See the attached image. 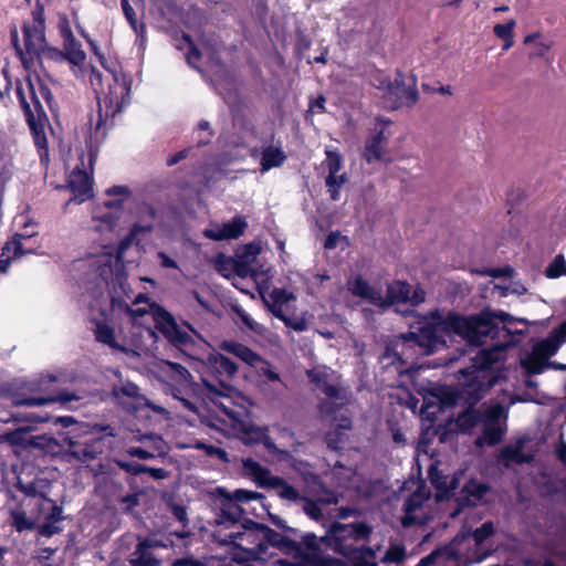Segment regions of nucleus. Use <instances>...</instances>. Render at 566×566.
I'll return each instance as SVG.
<instances>
[{"label":"nucleus","instance_id":"obj_61","mask_svg":"<svg viewBox=\"0 0 566 566\" xmlns=\"http://www.w3.org/2000/svg\"><path fill=\"white\" fill-rule=\"evenodd\" d=\"M238 314L247 327L251 331H256L258 323H255L244 311H239Z\"/></svg>","mask_w":566,"mask_h":566},{"label":"nucleus","instance_id":"obj_48","mask_svg":"<svg viewBox=\"0 0 566 566\" xmlns=\"http://www.w3.org/2000/svg\"><path fill=\"white\" fill-rule=\"evenodd\" d=\"M7 439L13 444H29L31 443L32 437L29 431L24 429H18L7 434Z\"/></svg>","mask_w":566,"mask_h":566},{"label":"nucleus","instance_id":"obj_58","mask_svg":"<svg viewBox=\"0 0 566 566\" xmlns=\"http://www.w3.org/2000/svg\"><path fill=\"white\" fill-rule=\"evenodd\" d=\"M145 473H148L151 478L156 479V480H163V479H166L168 473L165 469L163 468H149V467H146V472Z\"/></svg>","mask_w":566,"mask_h":566},{"label":"nucleus","instance_id":"obj_27","mask_svg":"<svg viewBox=\"0 0 566 566\" xmlns=\"http://www.w3.org/2000/svg\"><path fill=\"white\" fill-rule=\"evenodd\" d=\"M23 38L25 54L33 59L43 49L45 43L44 27L41 25H23Z\"/></svg>","mask_w":566,"mask_h":566},{"label":"nucleus","instance_id":"obj_24","mask_svg":"<svg viewBox=\"0 0 566 566\" xmlns=\"http://www.w3.org/2000/svg\"><path fill=\"white\" fill-rule=\"evenodd\" d=\"M160 375L163 379L169 382L172 387L178 386L182 389H186L190 386L191 375L180 364L171 363V361H163L160 365Z\"/></svg>","mask_w":566,"mask_h":566},{"label":"nucleus","instance_id":"obj_20","mask_svg":"<svg viewBox=\"0 0 566 566\" xmlns=\"http://www.w3.org/2000/svg\"><path fill=\"white\" fill-rule=\"evenodd\" d=\"M387 94L394 99L395 107L413 105L419 98L416 81L406 82L401 74L394 83H388Z\"/></svg>","mask_w":566,"mask_h":566},{"label":"nucleus","instance_id":"obj_52","mask_svg":"<svg viewBox=\"0 0 566 566\" xmlns=\"http://www.w3.org/2000/svg\"><path fill=\"white\" fill-rule=\"evenodd\" d=\"M107 196H117L119 199H127L130 195L128 187L126 186H113L106 190Z\"/></svg>","mask_w":566,"mask_h":566},{"label":"nucleus","instance_id":"obj_42","mask_svg":"<svg viewBox=\"0 0 566 566\" xmlns=\"http://www.w3.org/2000/svg\"><path fill=\"white\" fill-rule=\"evenodd\" d=\"M406 551L405 547L398 544L390 545L386 551L385 555L380 557V562L384 564H400L405 560Z\"/></svg>","mask_w":566,"mask_h":566},{"label":"nucleus","instance_id":"obj_47","mask_svg":"<svg viewBox=\"0 0 566 566\" xmlns=\"http://www.w3.org/2000/svg\"><path fill=\"white\" fill-rule=\"evenodd\" d=\"M287 327L293 328L296 332H303L307 328V322L304 317H291L283 313V317H279Z\"/></svg>","mask_w":566,"mask_h":566},{"label":"nucleus","instance_id":"obj_40","mask_svg":"<svg viewBox=\"0 0 566 566\" xmlns=\"http://www.w3.org/2000/svg\"><path fill=\"white\" fill-rule=\"evenodd\" d=\"M11 401L14 406L36 407L55 401L53 397H23L22 395H13Z\"/></svg>","mask_w":566,"mask_h":566},{"label":"nucleus","instance_id":"obj_8","mask_svg":"<svg viewBox=\"0 0 566 566\" xmlns=\"http://www.w3.org/2000/svg\"><path fill=\"white\" fill-rule=\"evenodd\" d=\"M151 230L153 227L150 224H135L129 234L120 241L116 253L113 252V249H108L96 256L95 265L101 277L107 284H112L115 291L116 289L120 290L123 295L127 298H130V287L124 271L123 254L133 244L140 232L148 233Z\"/></svg>","mask_w":566,"mask_h":566},{"label":"nucleus","instance_id":"obj_63","mask_svg":"<svg viewBox=\"0 0 566 566\" xmlns=\"http://www.w3.org/2000/svg\"><path fill=\"white\" fill-rule=\"evenodd\" d=\"M556 453L558 459L566 465V442L563 439H560L556 447Z\"/></svg>","mask_w":566,"mask_h":566},{"label":"nucleus","instance_id":"obj_26","mask_svg":"<svg viewBox=\"0 0 566 566\" xmlns=\"http://www.w3.org/2000/svg\"><path fill=\"white\" fill-rule=\"evenodd\" d=\"M260 531L261 534L264 535L262 543L264 544L265 557L273 554L272 552H269L271 548H279L291 556L292 544H294L293 539L283 537L281 534L262 524H260Z\"/></svg>","mask_w":566,"mask_h":566},{"label":"nucleus","instance_id":"obj_39","mask_svg":"<svg viewBox=\"0 0 566 566\" xmlns=\"http://www.w3.org/2000/svg\"><path fill=\"white\" fill-rule=\"evenodd\" d=\"M545 275L548 279H558L566 276V259L563 254H557L545 269Z\"/></svg>","mask_w":566,"mask_h":566},{"label":"nucleus","instance_id":"obj_59","mask_svg":"<svg viewBox=\"0 0 566 566\" xmlns=\"http://www.w3.org/2000/svg\"><path fill=\"white\" fill-rule=\"evenodd\" d=\"M172 514L174 516L180 521L182 524H186L188 518H187V510L185 506H181V505H174L172 506Z\"/></svg>","mask_w":566,"mask_h":566},{"label":"nucleus","instance_id":"obj_4","mask_svg":"<svg viewBox=\"0 0 566 566\" xmlns=\"http://www.w3.org/2000/svg\"><path fill=\"white\" fill-rule=\"evenodd\" d=\"M370 532V527L365 523H337L321 537L314 533H306L300 542L294 541L292 544L291 556L297 559V563L276 559L273 564L274 566H332L329 551L348 555L352 552L353 542L367 538ZM334 566L344 565L337 563Z\"/></svg>","mask_w":566,"mask_h":566},{"label":"nucleus","instance_id":"obj_36","mask_svg":"<svg viewBox=\"0 0 566 566\" xmlns=\"http://www.w3.org/2000/svg\"><path fill=\"white\" fill-rule=\"evenodd\" d=\"M143 0H122V9L132 29L144 39L145 25L138 24L134 7H142Z\"/></svg>","mask_w":566,"mask_h":566},{"label":"nucleus","instance_id":"obj_62","mask_svg":"<svg viewBox=\"0 0 566 566\" xmlns=\"http://www.w3.org/2000/svg\"><path fill=\"white\" fill-rule=\"evenodd\" d=\"M33 24L32 25H41L44 27V18H43V9L38 7L33 12Z\"/></svg>","mask_w":566,"mask_h":566},{"label":"nucleus","instance_id":"obj_50","mask_svg":"<svg viewBox=\"0 0 566 566\" xmlns=\"http://www.w3.org/2000/svg\"><path fill=\"white\" fill-rule=\"evenodd\" d=\"M118 467L128 473L138 475L146 472V465L136 462L116 461Z\"/></svg>","mask_w":566,"mask_h":566},{"label":"nucleus","instance_id":"obj_17","mask_svg":"<svg viewBox=\"0 0 566 566\" xmlns=\"http://www.w3.org/2000/svg\"><path fill=\"white\" fill-rule=\"evenodd\" d=\"M311 384L329 399H343L338 376L326 366H316L306 371Z\"/></svg>","mask_w":566,"mask_h":566},{"label":"nucleus","instance_id":"obj_35","mask_svg":"<svg viewBox=\"0 0 566 566\" xmlns=\"http://www.w3.org/2000/svg\"><path fill=\"white\" fill-rule=\"evenodd\" d=\"M295 297L291 292L282 289H274L270 294V310L276 317H283V313H285V308L287 307L291 301H294Z\"/></svg>","mask_w":566,"mask_h":566},{"label":"nucleus","instance_id":"obj_9","mask_svg":"<svg viewBox=\"0 0 566 566\" xmlns=\"http://www.w3.org/2000/svg\"><path fill=\"white\" fill-rule=\"evenodd\" d=\"M564 343H566V321L553 329L546 338L536 342L532 350L521 357L520 363L525 374L537 375L548 367L566 370V364L548 361V358L554 356Z\"/></svg>","mask_w":566,"mask_h":566},{"label":"nucleus","instance_id":"obj_22","mask_svg":"<svg viewBox=\"0 0 566 566\" xmlns=\"http://www.w3.org/2000/svg\"><path fill=\"white\" fill-rule=\"evenodd\" d=\"M31 235L15 234L12 240L8 241L2 248V254L0 259V273H7L10 263L13 259L24 254L34 253L33 248H25L24 241L30 239Z\"/></svg>","mask_w":566,"mask_h":566},{"label":"nucleus","instance_id":"obj_3","mask_svg":"<svg viewBox=\"0 0 566 566\" xmlns=\"http://www.w3.org/2000/svg\"><path fill=\"white\" fill-rule=\"evenodd\" d=\"M112 82L104 96L98 97V114L95 123L91 119L90 133L86 138L88 154H82L80 161L82 168L76 166L73 170V202L82 203L94 197L93 166L96 148L106 137V122L115 117L129 104L130 81L122 73L111 71Z\"/></svg>","mask_w":566,"mask_h":566},{"label":"nucleus","instance_id":"obj_43","mask_svg":"<svg viewBox=\"0 0 566 566\" xmlns=\"http://www.w3.org/2000/svg\"><path fill=\"white\" fill-rule=\"evenodd\" d=\"M256 369L260 376L266 378L268 381L271 382H281L280 375L273 369L272 365L264 360L261 357V361H258L256 365L253 366Z\"/></svg>","mask_w":566,"mask_h":566},{"label":"nucleus","instance_id":"obj_2","mask_svg":"<svg viewBox=\"0 0 566 566\" xmlns=\"http://www.w3.org/2000/svg\"><path fill=\"white\" fill-rule=\"evenodd\" d=\"M207 366L214 377V379H202L207 397L224 415V417L208 418L209 423L221 428L227 437H235L245 444L262 442L270 453L280 455L282 459L287 458L289 452L280 450L269 438L268 427L252 423L248 409L234 401L237 391L231 380L238 371V366L219 353L209 355Z\"/></svg>","mask_w":566,"mask_h":566},{"label":"nucleus","instance_id":"obj_55","mask_svg":"<svg viewBox=\"0 0 566 566\" xmlns=\"http://www.w3.org/2000/svg\"><path fill=\"white\" fill-rule=\"evenodd\" d=\"M127 453L130 457H136L138 459H144V460L155 458L154 453H150L139 447H130L129 449H127Z\"/></svg>","mask_w":566,"mask_h":566},{"label":"nucleus","instance_id":"obj_6","mask_svg":"<svg viewBox=\"0 0 566 566\" xmlns=\"http://www.w3.org/2000/svg\"><path fill=\"white\" fill-rule=\"evenodd\" d=\"M212 537L221 545L226 546V555H219V559L224 563L229 559L238 564L248 562H265L264 544L261 534L260 524L247 520L239 528H234L222 534V530H214Z\"/></svg>","mask_w":566,"mask_h":566},{"label":"nucleus","instance_id":"obj_23","mask_svg":"<svg viewBox=\"0 0 566 566\" xmlns=\"http://www.w3.org/2000/svg\"><path fill=\"white\" fill-rule=\"evenodd\" d=\"M326 158L323 165L326 167L328 175L325 179L326 186L345 185L348 181L346 172L339 174L343 166V157L336 149H326Z\"/></svg>","mask_w":566,"mask_h":566},{"label":"nucleus","instance_id":"obj_64","mask_svg":"<svg viewBox=\"0 0 566 566\" xmlns=\"http://www.w3.org/2000/svg\"><path fill=\"white\" fill-rule=\"evenodd\" d=\"M531 401H534V398L530 394L515 395V396H512L510 399L511 405L516 403V402H531Z\"/></svg>","mask_w":566,"mask_h":566},{"label":"nucleus","instance_id":"obj_32","mask_svg":"<svg viewBox=\"0 0 566 566\" xmlns=\"http://www.w3.org/2000/svg\"><path fill=\"white\" fill-rule=\"evenodd\" d=\"M524 44L531 45L530 57L548 60L547 55L553 48V41L544 39L539 32L528 34L524 38Z\"/></svg>","mask_w":566,"mask_h":566},{"label":"nucleus","instance_id":"obj_11","mask_svg":"<svg viewBox=\"0 0 566 566\" xmlns=\"http://www.w3.org/2000/svg\"><path fill=\"white\" fill-rule=\"evenodd\" d=\"M101 318L93 317L92 322L94 323V334L96 340L107 345L114 350H118L125 353L126 355H139L140 350L144 349V343L142 338L146 335L149 338H153L154 333L150 328H142L135 327L134 337L130 340L118 342L114 328L108 325L104 313H101Z\"/></svg>","mask_w":566,"mask_h":566},{"label":"nucleus","instance_id":"obj_19","mask_svg":"<svg viewBox=\"0 0 566 566\" xmlns=\"http://www.w3.org/2000/svg\"><path fill=\"white\" fill-rule=\"evenodd\" d=\"M171 395L174 399H176L186 410L196 415L200 418L201 422L207 424L208 427L216 429L224 434L223 430L217 426H212L209 423L208 418H212L213 416L224 417L221 411L217 409V407L212 403L211 408H207L197 402L196 399L182 392V388H174L171 389Z\"/></svg>","mask_w":566,"mask_h":566},{"label":"nucleus","instance_id":"obj_53","mask_svg":"<svg viewBox=\"0 0 566 566\" xmlns=\"http://www.w3.org/2000/svg\"><path fill=\"white\" fill-rule=\"evenodd\" d=\"M120 502L125 505V511L129 512L139 503V494L132 493L122 497Z\"/></svg>","mask_w":566,"mask_h":566},{"label":"nucleus","instance_id":"obj_28","mask_svg":"<svg viewBox=\"0 0 566 566\" xmlns=\"http://www.w3.org/2000/svg\"><path fill=\"white\" fill-rule=\"evenodd\" d=\"M220 349L232 354L247 365L253 367L261 361V356L253 352L251 348L235 340H223L219 345Z\"/></svg>","mask_w":566,"mask_h":566},{"label":"nucleus","instance_id":"obj_30","mask_svg":"<svg viewBox=\"0 0 566 566\" xmlns=\"http://www.w3.org/2000/svg\"><path fill=\"white\" fill-rule=\"evenodd\" d=\"M462 475H463V472H458L448 482L447 478L439 476L438 474L430 471L431 482L438 490V492L436 494V500L442 501L444 499L450 497L453 494V492L459 488L460 478Z\"/></svg>","mask_w":566,"mask_h":566},{"label":"nucleus","instance_id":"obj_31","mask_svg":"<svg viewBox=\"0 0 566 566\" xmlns=\"http://www.w3.org/2000/svg\"><path fill=\"white\" fill-rule=\"evenodd\" d=\"M286 160V155L279 146H266L261 151L260 165L261 172H266L272 168L281 167Z\"/></svg>","mask_w":566,"mask_h":566},{"label":"nucleus","instance_id":"obj_46","mask_svg":"<svg viewBox=\"0 0 566 566\" xmlns=\"http://www.w3.org/2000/svg\"><path fill=\"white\" fill-rule=\"evenodd\" d=\"M515 27L516 21L512 19L505 24H495L493 28V32L501 40L506 38H514Z\"/></svg>","mask_w":566,"mask_h":566},{"label":"nucleus","instance_id":"obj_5","mask_svg":"<svg viewBox=\"0 0 566 566\" xmlns=\"http://www.w3.org/2000/svg\"><path fill=\"white\" fill-rule=\"evenodd\" d=\"M22 490L30 496L20 506L10 510L11 525L15 531H31L43 520L39 527L40 535L52 536L60 532L61 527L56 524L63 520L62 507L48 497L34 496L32 485L23 486Z\"/></svg>","mask_w":566,"mask_h":566},{"label":"nucleus","instance_id":"obj_44","mask_svg":"<svg viewBox=\"0 0 566 566\" xmlns=\"http://www.w3.org/2000/svg\"><path fill=\"white\" fill-rule=\"evenodd\" d=\"M259 253L260 247L251 243L245 245L240 252L237 253V259L251 265H255Z\"/></svg>","mask_w":566,"mask_h":566},{"label":"nucleus","instance_id":"obj_7","mask_svg":"<svg viewBox=\"0 0 566 566\" xmlns=\"http://www.w3.org/2000/svg\"><path fill=\"white\" fill-rule=\"evenodd\" d=\"M509 411L499 402L483 405L479 410L469 408L457 419V426L462 431L481 426L482 434L476 439L478 446H494L499 443L506 430Z\"/></svg>","mask_w":566,"mask_h":566},{"label":"nucleus","instance_id":"obj_18","mask_svg":"<svg viewBox=\"0 0 566 566\" xmlns=\"http://www.w3.org/2000/svg\"><path fill=\"white\" fill-rule=\"evenodd\" d=\"M112 396L127 411H136L144 406H149L147 399L140 394L137 385L130 381L115 385L112 388ZM154 410L155 407L151 406Z\"/></svg>","mask_w":566,"mask_h":566},{"label":"nucleus","instance_id":"obj_37","mask_svg":"<svg viewBox=\"0 0 566 566\" xmlns=\"http://www.w3.org/2000/svg\"><path fill=\"white\" fill-rule=\"evenodd\" d=\"M386 140L384 132L376 133L370 139L367 140L364 151V157L368 163L381 159L380 145Z\"/></svg>","mask_w":566,"mask_h":566},{"label":"nucleus","instance_id":"obj_1","mask_svg":"<svg viewBox=\"0 0 566 566\" xmlns=\"http://www.w3.org/2000/svg\"><path fill=\"white\" fill-rule=\"evenodd\" d=\"M522 323L504 312L463 317L436 311L421 317L418 332H410L401 338L405 346L417 345L424 355L434 353L455 337L471 344H486L491 339L493 343L478 353L473 365L461 370L464 391L475 402L497 381L491 371L493 365L504 357L506 348L522 340L525 329L516 327Z\"/></svg>","mask_w":566,"mask_h":566},{"label":"nucleus","instance_id":"obj_56","mask_svg":"<svg viewBox=\"0 0 566 566\" xmlns=\"http://www.w3.org/2000/svg\"><path fill=\"white\" fill-rule=\"evenodd\" d=\"M157 258L159 260L160 266L166 269H178V264L175 260H172L165 252H158Z\"/></svg>","mask_w":566,"mask_h":566},{"label":"nucleus","instance_id":"obj_45","mask_svg":"<svg viewBox=\"0 0 566 566\" xmlns=\"http://www.w3.org/2000/svg\"><path fill=\"white\" fill-rule=\"evenodd\" d=\"M233 271L240 279L254 277L256 275V266L244 261L235 260L233 262Z\"/></svg>","mask_w":566,"mask_h":566},{"label":"nucleus","instance_id":"obj_14","mask_svg":"<svg viewBox=\"0 0 566 566\" xmlns=\"http://www.w3.org/2000/svg\"><path fill=\"white\" fill-rule=\"evenodd\" d=\"M243 469L247 475L261 488L279 489V496L289 501H296L300 494L295 488L283 479L275 476L271 471L253 459L243 460Z\"/></svg>","mask_w":566,"mask_h":566},{"label":"nucleus","instance_id":"obj_10","mask_svg":"<svg viewBox=\"0 0 566 566\" xmlns=\"http://www.w3.org/2000/svg\"><path fill=\"white\" fill-rule=\"evenodd\" d=\"M218 493L220 496L217 502L218 513L214 518V526L216 530H222V534L239 528L243 524L241 520L244 510L240 506V503H248L261 497V494L247 490H237L229 494L226 490L219 488Z\"/></svg>","mask_w":566,"mask_h":566},{"label":"nucleus","instance_id":"obj_29","mask_svg":"<svg viewBox=\"0 0 566 566\" xmlns=\"http://www.w3.org/2000/svg\"><path fill=\"white\" fill-rule=\"evenodd\" d=\"M61 32L64 40V49L48 48L46 57L55 62H66L71 64V30L66 17L61 19Z\"/></svg>","mask_w":566,"mask_h":566},{"label":"nucleus","instance_id":"obj_16","mask_svg":"<svg viewBox=\"0 0 566 566\" xmlns=\"http://www.w3.org/2000/svg\"><path fill=\"white\" fill-rule=\"evenodd\" d=\"M403 510L405 515L401 518L403 526L428 522L432 516L430 511V494L426 488H418L406 501Z\"/></svg>","mask_w":566,"mask_h":566},{"label":"nucleus","instance_id":"obj_54","mask_svg":"<svg viewBox=\"0 0 566 566\" xmlns=\"http://www.w3.org/2000/svg\"><path fill=\"white\" fill-rule=\"evenodd\" d=\"M343 239H345V238L342 237V234L339 232H331L324 242V248L327 250L334 249L338 245L339 241Z\"/></svg>","mask_w":566,"mask_h":566},{"label":"nucleus","instance_id":"obj_34","mask_svg":"<svg viewBox=\"0 0 566 566\" xmlns=\"http://www.w3.org/2000/svg\"><path fill=\"white\" fill-rule=\"evenodd\" d=\"M411 286L403 281H395L387 287V295L384 298V306L395 303H406L409 300Z\"/></svg>","mask_w":566,"mask_h":566},{"label":"nucleus","instance_id":"obj_33","mask_svg":"<svg viewBox=\"0 0 566 566\" xmlns=\"http://www.w3.org/2000/svg\"><path fill=\"white\" fill-rule=\"evenodd\" d=\"M161 318L164 321L163 332L170 342L176 345H186L191 340L190 335L187 332L178 328L172 317L168 313L164 312L161 314Z\"/></svg>","mask_w":566,"mask_h":566},{"label":"nucleus","instance_id":"obj_51","mask_svg":"<svg viewBox=\"0 0 566 566\" xmlns=\"http://www.w3.org/2000/svg\"><path fill=\"white\" fill-rule=\"evenodd\" d=\"M303 509L306 515H308L314 521H318L323 517V512L316 502L306 501Z\"/></svg>","mask_w":566,"mask_h":566},{"label":"nucleus","instance_id":"obj_15","mask_svg":"<svg viewBox=\"0 0 566 566\" xmlns=\"http://www.w3.org/2000/svg\"><path fill=\"white\" fill-rule=\"evenodd\" d=\"M169 546L156 537L139 538L132 554V566H157L169 555Z\"/></svg>","mask_w":566,"mask_h":566},{"label":"nucleus","instance_id":"obj_57","mask_svg":"<svg viewBox=\"0 0 566 566\" xmlns=\"http://www.w3.org/2000/svg\"><path fill=\"white\" fill-rule=\"evenodd\" d=\"M424 291L420 287H417L412 291V293H409V302L411 305L416 306L424 301Z\"/></svg>","mask_w":566,"mask_h":566},{"label":"nucleus","instance_id":"obj_21","mask_svg":"<svg viewBox=\"0 0 566 566\" xmlns=\"http://www.w3.org/2000/svg\"><path fill=\"white\" fill-rule=\"evenodd\" d=\"M247 226L242 216H235L229 222L211 223L209 228L203 230V235L214 241L233 240L243 234Z\"/></svg>","mask_w":566,"mask_h":566},{"label":"nucleus","instance_id":"obj_12","mask_svg":"<svg viewBox=\"0 0 566 566\" xmlns=\"http://www.w3.org/2000/svg\"><path fill=\"white\" fill-rule=\"evenodd\" d=\"M29 97L25 95L23 88H17L20 105L23 109L27 123L33 134L34 144L38 148H43L46 145L45 125L48 123L46 114L39 101L35 93L33 83L29 80L28 84Z\"/></svg>","mask_w":566,"mask_h":566},{"label":"nucleus","instance_id":"obj_38","mask_svg":"<svg viewBox=\"0 0 566 566\" xmlns=\"http://www.w3.org/2000/svg\"><path fill=\"white\" fill-rule=\"evenodd\" d=\"M501 458L509 462L514 463H526L530 462L533 457L524 454L522 451V446H507L501 451Z\"/></svg>","mask_w":566,"mask_h":566},{"label":"nucleus","instance_id":"obj_60","mask_svg":"<svg viewBox=\"0 0 566 566\" xmlns=\"http://www.w3.org/2000/svg\"><path fill=\"white\" fill-rule=\"evenodd\" d=\"M63 443L60 444L56 439H51V441L59 448V450H54V452L65 451L69 452L71 450V437L63 436Z\"/></svg>","mask_w":566,"mask_h":566},{"label":"nucleus","instance_id":"obj_41","mask_svg":"<svg viewBox=\"0 0 566 566\" xmlns=\"http://www.w3.org/2000/svg\"><path fill=\"white\" fill-rule=\"evenodd\" d=\"M112 308L114 311H116V310L124 311L133 319H136L137 317H142L148 313L147 308H145V307L133 308L132 306H129V304L126 301L120 300L119 296H116V297L114 296L112 298Z\"/></svg>","mask_w":566,"mask_h":566},{"label":"nucleus","instance_id":"obj_49","mask_svg":"<svg viewBox=\"0 0 566 566\" xmlns=\"http://www.w3.org/2000/svg\"><path fill=\"white\" fill-rule=\"evenodd\" d=\"M184 39L187 42V45L189 49V51L187 53V62L190 66L198 69L197 62L200 59V52L193 45L191 39L188 35H185Z\"/></svg>","mask_w":566,"mask_h":566},{"label":"nucleus","instance_id":"obj_13","mask_svg":"<svg viewBox=\"0 0 566 566\" xmlns=\"http://www.w3.org/2000/svg\"><path fill=\"white\" fill-rule=\"evenodd\" d=\"M493 524L491 522H486L481 527L476 528L471 535H458L449 545L437 548L426 557L421 558L417 566L442 565L452 562H460V555L462 554L458 547L460 543L473 541L474 545L479 546L493 533Z\"/></svg>","mask_w":566,"mask_h":566},{"label":"nucleus","instance_id":"obj_25","mask_svg":"<svg viewBox=\"0 0 566 566\" xmlns=\"http://www.w3.org/2000/svg\"><path fill=\"white\" fill-rule=\"evenodd\" d=\"M347 287L353 295L364 298L374 305L384 306L385 304L381 294L374 290L360 275L349 279Z\"/></svg>","mask_w":566,"mask_h":566}]
</instances>
